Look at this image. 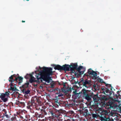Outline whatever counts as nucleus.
<instances>
[{
  "mask_svg": "<svg viewBox=\"0 0 121 121\" xmlns=\"http://www.w3.org/2000/svg\"><path fill=\"white\" fill-rule=\"evenodd\" d=\"M39 69H43V70L35 75L37 79V83H39L40 82H42L43 80L48 83H49L50 80H51L49 76L52 75L53 73L52 69L51 68L44 67L42 68L39 67Z\"/></svg>",
  "mask_w": 121,
  "mask_h": 121,
  "instance_id": "obj_1",
  "label": "nucleus"
},
{
  "mask_svg": "<svg viewBox=\"0 0 121 121\" xmlns=\"http://www.w3.org/2000/svg\"><path fill=\"white\" fill-rule=\"evenodd\" d=\"M105 86L107 87H105L104 88H101L103 93L107 96H112V95L114 94L113 89L115 90L114 89L111 84H106Z\"/></svg>",
  "mask_w": 121,
  "mask_h": 121,
  "instance_id": "obj_2",
  "label": "nucleus"
},
{
  "mask_svg": "<svg viewBox=\"0 0 121 121\" xmlns=\"http://www.w3.org/2000/svg\"><path fill=\"white\" fill-rule=\"evenodd\" d=\"M39 100V97L37 96L32 97L31 101H29L27 103V108L29 109H32L35 107L36 104L37 102H38Z\"/></svg>",
  "mask_w": 121,
  "mask_h": 121,
  "instance_id": "obj_3",
  "label": "nucleus"
},
{
  "mask_svg": "<svg viewBox=\"0 0 121 121\" xmlns=\"http://www.w3.org/2000/svg\"><path fill=\"white\" fill-rule=\"evenodd\" d=\"M96 114L93 113H92L91 115L92 117L94 118H97L99 117L100 120H101V118L102 117H106V116L108 114V113L107 110L101 111L100 110L99 111L95 112Z\"/></svg>",
  "mask_w": 121,
  "mask_h": 121,
  "instance_id": "obj_4",
  "label": "nucleus"
},
{
  "mask_svg": "<svg viewBox=\"0 0 121 121\" xmlns=\"http://www.w3.org/2000/svg\"><path fill=\"white\" fill-rule=\"evenodd\" d=\"M17 75L15 74H13V75H11L9 78V82H11L9 84L10 86V90L13 91H17V89L16 88V85L15 83H13V82H15V79L14 78H16V76Z\"/></svg>",
  "mask_w": 121,
  "mask_h": 121,
  "instance_id": "obj_5",
  "label": "nucleus"
},
{
  "mask_svg": "<svg viewBox=\"0 0 121 121\" xmlns=\"http://www.w3.org/2000/svg\"><path fill=\"white\" fill-rule=\"evenodd\" d=\"M91 81L90 80H88L87 79L84 80L83 78L81 79L80 81L78 83V84L79 86L82 85L86 88H88L91 84Z\"/></svg>",
  "mask_w": 121,
  "mask_h": 121,
  "instance_id": "obj_6",
  "label": "nucleus"
},
{
  "mask_svg": "<svg viewBox=\"0 0 121 121\" xmlns=\"http://www.w3.org/2000/svg\"><path fill=\"white\" fill-rule=\"evenodd\" d=\"M36 110L40 111V114H39L37 112L35 113L34 116L37 118H42L44 117L45 115H46L47 113L44 109H41L38 107L36 108Z\"/></svg>",
  "mask_w": 121,
  "mask_h": 121,
  "instance_id": "obj_7",
  "label": "nucleus"
},
{
  "mask_svg": "<svg viewBox=\"0 0 121 121\" xmlns=\"http://www.w3.org/2000/svg\"><path fill=\"white\" fill-rule=\"evenodd\" d=\"M87 72L90 75V77L93 79H95L96 78L97 73L96 72L92 70L91 69L88 70Z\"/></svg>",
  "mask_w": 121,
  "mask_h": 121,
  "instance_id": "obj_8",
  "label": "nucleus"
},
{
  "mask_svg": "<svg viewBox=\"0 0 121 121\" xmlns=\"http://www.w3.org/2000/svg\"><path fill=\"white\" fill-rule=\"evenodd\" d=\"M89 105H90V110L91 111H93L96 112L101 110V109L99 108L98 106L95 105H91V102L90 103Z\"/></svg>",
  "mask_w": 121,
  "mask_h": 121,
  "instance_id": "obj_9",
  "label": "nucleus"
},
{
  "mask_svg": "<svg viewBox=\"0 0 121 121\" xmlns=\"http://www.w3.org/2000/svg\"><path fill=\"white\" fill-rule=\"evenodd\" d=\"M25 78L26 79L30 78V83H32L33 82H37V80H35V78L31 74H27Z\"/></svg>",
  "mask_w": 121,
  "mask_h": 121,
  "instance_id": "obj_10",
  "label": "nucleus"
},
{
  "mask_svg": "<svg viewBox=\"0 0 121 121\" xmlns=\"http://www.w3.org/2000/svg\"><path fill=\"white\" fill-rule=\"evenodd\" d=\"M69 113L71 114V115H70L67 117V120H65L67 121H74L75 120L73 119V116L74 115V112L73 111H70Z\"/></svg>",
  "mask_w": 121,
  "mask_h": 121,
  "instance_id": "obj_11",
  "label": "nucleus"
},
{
  "mask_svg": "<svg viewBox=\"0 0 121 121\" xmlns=\"http://www.w3.org/2000/svg\"><path fill=\"white\" fill-rule=\"evenodd\" d=\"M71 67L70 71L74 73L75 72V70H76L78 67V65L77 63H71L70 65Z\"/></svg>",
  "mask_w": 121,
  "mask_h": 121,
  "instance_id": "obj_12",
  "label": "nucleus"
},
{
  "mask_svg": "<svg viewBox=\"0 0 121 121\" xmlns=\"http://www.w3.org/2000/svg\"><path fill=\"white\" fill-rule=\"evenodd\" d=\"M63 70L65 71H70V65H68L65 64L63 65Z\"/></svg>",
  "mask_w": 121,
  "mask_h": 121,
  "instance_id": "obj_13",
  "label": "nucleus"
},
{
  "mask_svg": "<svg viewBox=\"0 0 121 121\" xmlns=\"http://www.w3.org/2000/svg\"><path fill=\"white\" fill-rule=\"evenodd\" d=\"M52 66L54 67V68L55 70H63V66H61L59 65L53 64Z\"/></svg>",
  "mask_w": 121,
  "mask_h": 121,
  "instance_id": "obj_14",
  "label": "nucleus"
},
{
  "mask_svg": "<svg viewBox=\"0 0 121 121\" xmlns=\"http://www.w3.org/2000/svg\"><path fill=\"white\" fill-rule=\"evenodd\" d=\"M23 79V78L21 77V76L20 77L19 76V77L16 78H15V82H17V80H18L19 82H18V84L19 85L21 83H22V82Z\"/></svg>",
  "mask_w": 121,
  "mask_h": 121,
  "instance_id": "obj_15",
  "label": "nucleus"
},
{
  "mask_svg": "<svg viewBox=\"0 0 121 121\" xmlns=\"http://www.w3.org/2000/svg\"><path fill=\"white\" fill-rule=\"evenodd\" d=\"M108 117H107L106 116V117H102L101 119V121H114V120L113 119L108 118Z\"/></svg>",
  "mask_w": 121,
  "mask_h": 121,
  "instance_id": "obj_16",
  "label": "nucleus"
},
{
  "mask_svg": "<svg viewBox=\"0 0 121 121\" xmlns=\"http://www.w3.org/2000/svg\"><path fill=\"white\" fill-rule=\"evenodd\" d=\"M88 90H86L85 88H84L80 92L81 94H83V96L84 97L89 94L88 93Z\"/></svg>",
  "mask_w": 121,
  "mask_h": 121,
  "instance_id": "obj_17",
  "label": "nucleus"
},
{
  "mask_svg": "<svg viewBox=\"0 0 121 121\" xmlns=\"http://www.w3.org/2000/svg\"><path fill=\"white\" fill-rule=\"evenodd\" d=\"M62 90L63 92L66 93L69 91L70 92L71 91V89L69 87L63 88H62Z\"/></svg>",
  "mask_w": 121,
  "mask_h": 121,
  "instance_id": "obj_18",
  "label": "nucleus"
},
{
  "mask_svg": "<svg viewBox=\"0 0 121 121\" xmlns=\"http://www.w3.org/2000/svg\"><path fill=\"white\" fill-rule=\"evenodd\" d=\"M91 95H90L88 94L87 95L85 96L84 97L85 99L87 100L88 101H92L91 98Z\"/></svg>",
  "mask_w": 121,
  "mask_h": 121,
  "instance_id": "obj_19",
  "label": "nucleus"
},
{
  "mask_svg": "<svg viewBox=\"0 0 121 121\" xmlns=\"http://www.w3.org/2000/svg\"><path fill=\"white\" fill-rule=\"evenodd\" d=\"M85 71V70L84 69L83 71H82L81 72H75V75L78 78L79 77H80L81 75Z\"/></svg>",
  "mask_w": 121,
  "mask_h": 121,
  "instance_id": "obj_20",
  "label": "nucleus"
},
{
  "mask_svg": "<svg viewBox=\"0 0 121 121\" xmlns=\"http://www.w3.org/2000/svg\"><path fill=\"white\" fill-rule=\"evenodd\" d=\"M108 113V114L107 115V117H108L109 118L108 115H110L112 116L113 117H114L116 115V114L115 113V112L114 110L111 111V113H109V112L107 111Z\"/></svg>",
  "mask_w": 121,
  "mask_h": 121,
  "instance_id": "obj_21",
  "label": "nucleus"
},
{
  "mask_svg": "<svg viewBox=\"0 0 121 121\" xmlns=\"http://www.w3.org/2000/svg\"><path fill=\"white\" fill-rule=\"evenodd\" d=\"M67 102H65L63 101H60V106L61 107H66V104Z\"/></svg>",
  "mask_w": 121,
  "mask_h": 121,
  "instance_id": "obj_22",
  "label": "nucleus"
},
{
  "mask_svg": "<svg viewBox=\"0 0 121 121\" xmlns=\"http://www.w3.org/2000/svg\"><path fill=\"white\" fill-rule=\"evenodd\" d=\"M88 110L87 109H86L82 110V113L83 116H86L88 114Z\"/></svg>",
  "mask_w": 121,
  "mask_h": 121,
  "instance_id": "obj_23",
  "label": "nucleus"
},
{
  "mask_svg": "<svg viewBox=\"0 0 121 121\" xmlns=\"http://www.w3.org/2000/svg\"><path fill=\"white\" fill-rule=\"evenodd\" d=\"M91 98H92L93 99V100L94 102H97V96L95 95H91Z\"/></svg>",
  "mask_w": 121,
  "mask_h": 121,
  "instance_id": "obj_24",
  "label": "nucleus"
},
{
  "mask_svg": "<svg viewBox=\"0 0 121 121\" xmlns=\"http://www.w3.org/2000/svg\"><path fill=\"white\" fill-rule=\"evenodd\" d=\"M29 85V82H27L25 83L24 85L22 86V87L23 88V89H25L28 87Z\"/></svg>",
  "mask_w": 121,
  "mask_h": 121,
  "instance_id": "obj_25",
  "label": "nucleus"
},
{
  "mask_svg": "<svg viewBox=\"0 0 121 121\" xmlns=\"http://www.w3.org/2000/svg\"><path fill=\"white\" fill-rule=\"evenodd\" d=\"M82 69H83V70H84V69L85 70V69L83 68V67L82 66H80L78 67L77 68L76 70H77L78 72H81V71H80Z\"/></svg>",
  "mask_w": 121,
  "mask_h": 121,
  "instance_id": "obj_26",
  "label": "nucleus"
},
{
  "mask_svg": "<svg viewBox=\"0 0 121 121\" xmlns=\"http://www.w3.org/2000/svg\"><path fill=\"white\" fill-rule=\"evenodd\" d=\"M56 117H57V119L60 121H62L63 119L62 116L60 114H59L58 115H57Z\"/></svg>",
  "mask_w": 121,
  "mask_h": 121,
  "instance_id": "obj_27",
  "label": "nucleus"
},
{
  "mask_svg": "<svg viewBox=\"0 0 121 121\" xmlns=\"http://www.w3.org/2000/svg\"><path fill=\"white\" fill-rule=\"evenodd\" d=\"M16 116H17V115L14 114L13 115L11 119V121H14L16 120H17L16 119Z\"/></svg>",
  "mask_w": 121,
  "mask_h": 121,
  "instance_id": "obj_28",
  "label": "nucleus"
},
{
  "mask_svg": "<svg viewBox=\"0 0 121 121\" xmlns=\"http://www.w3.org/2000/svg\"><path fill=\"white\" fill-rule=\"evenodd\" d=\"M106 103L105 101H101L100 103V104L101 107H104L105 108Z\"/></svg>",
  "mask_w": 121,
  "mask_h": 121,
  "instance_id": "obj_29",
  "label": "nucleus"
},
{
  "mask_svg": "<svg viewBox=\"0 0 121 121\" xmlns=\"http://www.w3.org/2000/svg\"><path fill=\"white\" fill-rule=\"evenodd\" d=\"M30 91L29 90L26 91L25 89H23L22 91V92H23V93L26 95L29 94Z\"/></svg>",
  "mask_w": 121,
  "mask_h": 121,
  "instance_id": "obj_30",
  "label": "nucleus"
},
{
  "mask_svg": "<svg viewBox=\"0 0 121 121\" xmlns=\"http://www.w3.org/2000/svg\"><path fill=\"white\" fill-rule=\"evenodd\" d=\"M101 98L102 100L105 101L107 100L108 99V98H107V97L105 96H103L101 97Z\"/></svg>",
  "mask_w": 121,
  "mask_h": 121,
  "instance_id": "obj_31",
  "label": "nucleus"
},
{
  "mask_svg": "<svg viewBox=\"0 0 121 121\" xmlns=\"http://www.w3.org/2000/svg\"><path fill=\"white\" fill-rule=\"evenodd\" d=\"M77 80L76 81L75 79L74 80H71V82H72V83L73 84H77V83L78 84V83L79 82H78V80L77 79H76Z\"/></svg>",
  "mask_w": 121,
  "mask_h": 121,
  "instance_id": "obj_32",
  "label": "nucleus"
},
{
  "mask_svg": "<svg viewBox=\"0 0 121 121\" xmlns=\"http://www.w3.org/2000/svg\"><path fill=\"white\" fill-rule=\"evenodd\" d=\"M55 103H56V104L57 106H58L59 105L60 106V101H59L58 100L56 99L55 101Z\"/></svg>",
  "mask_w": 121,
  "mask_h": 121,
  "instance_id": "obj_33",
  "label": "nucleus"
},
{
  "mask_svg": "<svg viewBox=\"0 0 121 121\" xmlns=\"http://www.w3.org/2000/svg\"><path fill=\"white\" fill-rule=\"evenodd\" d=\"M5 97H6V96L3 93L0 96V98L1 99L2 98H4Z\"/></svg>",
  "mask_w": 121,
  "mask_h": 121,
  "instance_id": "obj_34",
  "label": "nucleus"
},
{
  "mask_svg": "<svg viewBox=\"0 0 121 121\" xmlns=\"http://www.w3.org/2000/svg\"><path fill=\"white\" fill-rule=\"evenodd\" d=\"M9 93H10V92L9 91H7L5 92L4 94L6 97H8L9 96Z\"/></svg>",
  "mask_w": 121,
  "mask_h": 121,
  "instance_id": "obj_35",
  "label": "nucleus"
},
{
  "mask_svg": "<svg viewBox=\"0 0 121 121\" xmlns=\"http://www.w3.org/2000/svg\"><path fill=\"white\" fill-rule=\"evenodd\" d=\"M20 106L24 107L25 106V104L23 102H19Z\"/></svg>",
  "mask_w": 121,
  "mask_h": 121,
  "instance_id": "obj_36",
  "label": "nucleus"
},
{
  "mask_svg": "<svg viewBox=\"0 0 121 121\" xmlns=\"http://www.w3.org/2000/svg\"><path fill=\"white\" fill-rule=\"evenodd\" d=\"M67 103L68 104H66V107H72L73 105V104H68V102Z\"/></svg>",
  "mask_w": 121,
  "mask_h": 121,
  "instance_id": "obj_37",
  "label": "nucleus"
},
{
  "mask_svg": "<svg viewBox=\"0 0 121 121\" xmlns=\"http://www.w3.org/2000/svg\"><path fill=\"white\" fill-rule=\"evenodd\" d=\"M1 100H2L4 102H5L7 101L8 99L6 98H2Z\"/></svg>",
  "mask_w": 121,
  "mask_h": 121,
  "instance_id": "obj_38",
  "label": "nucleus"
},
{
  "mask_svg": "<svg viewBox=\"0 0 121 121\" xmlns=\"http://www.w3.org/2000/svg\"><path fill=\"white\" fill-rule=\"evenodd\" d=\"M3 113V115H4V114H7V112L6 110L5 109H3L2 110Z\"/></svg>",
  "mask_w": 121,
  "mask_h": 121,
  "instance_id": "obj_39",
  "label": "nucleus"
},
{
  "mask_svg": "<svg viewBox=\"0 0 121 121\" xmlns=\"http://www.w3.org/2000/svg\"><path fill=\"white\" fill-rule=\"evenodd\" d=\"M99 82L102 83H104V82L103 81V80L101 78H99Z\"/></svg>",
  "mask_w": 121,
  "mask_h": 121,
  "instance_id": "obj_40",
  "label": "nucleus"
},
{
  "mask_svg": "<svg viewBox=\"0 0 121 121\" xmlns=\"http://www.w3.org/2000/svg\"><path fill=\"white\" fill-rule=\"evenodd\" d=\"M15 103L16 105H18L19 106H20L19 101H17Z\"/></svg>",
  "mask_w": 121,
  "mask_h": 121,
  "instance_id": "obj_41",
  "label": "nucleus"
},
{
  "mask_svg": "<svg viewBox=\"0 0 121 121\" xmlns=\"http://www.w3.org/2000/svg\"><path fill=\"white\" fill-rule=\"evenodd\" d=\"M84 75L86 76H90V75H89V74L88 72L84 74Z\"/></svg>",
  "mask_w": 121,
  "mask_h": 121,
  "instance_id": "obj_42",
  "label": "nucleus"
},
{
  "mask_svg": "<svg viewBox=\"0 0 121 121\" xmlns=\"http://www.w3.org/2000/svg\"><path fill=\"white\" fill-rule=\"evenodd\" d=\"M72 80H74V79H77V78H76L75 77H72Z\"/></svg>",
  "mask_w": 121,
  "mask_h": 121,
  "instance_id": "obj_43",
  "label": "nucleus"
},
{
  "mask_svg": "<svg viewBox=\"0 0 121 121\" xmlns=\"http://www.w3.org/2000/svg\"><path fill=\"white\" fill-rule=\"evenodd\" d=\"M4 116H5L7 118H9V116L7 114H4Z\"/></svg>",
  "mask_w": 121,
  "mask_h": 121,
  "instance_id": "obj_44",
  "label": "nucleus"
},
{
  "mask_svg": "<svg viewBox=\"0 0 121 121\" xmlns=\"http://www.w3.org/2000/svg\"><path fill=\"white\" fill-rule=\"evenodd\" d=\"M63 95V94H59L58 95V96L59 97H60V96H62Z\"/></svg>",
  "mask_w": 121,
  "mask_h": 121,
  "instance_id": "obj_45",
  "label": "nucleus"
},
{
  "mask_svg": "<svg viewBox=\"0 0 121 121\" xmlns=\"http://www.w3.org/2000/svg\"><path fill=\"white\" fill-rule=\"evenodd\" d=\"M54 85L53 84H52L51 85V87L54 88Z\"/></svg>",
  "mask_w": 121,
  "mask_h": 121,
  "instance_id": "obj_46",
  "label": "nucleus"
},
{
  "mask_svg": "<svg viewBox=\"0 0 121 121\" xmlns=\"http://www.w3.org/2000/svg\"><path fill=\"white\" fill-rule=\"evenodd\" d=\"M45 120V119H42V120L40 119H39L38 120L39 121H44Z\"/></svg>",
  "mask_w": 121,
  "mask_h": 121,
  "instance_id": "obj_47",
  "label": "nucleus"
},
{
  "mask_svg": "<svg viewBox=\"0 0 121 121\" xmlns=\"http://www.w3.org/2000/svg\"><path fill=\"white\" fill-rule=\"evenodd\" d=\"M49 119H48L47 118H45V120L44 121H49Z\"/></svg>",
  "mask_w": 121,
  "mask_h": 121,
  "instance_id": "obj_48",
  "label": "nucleus"
},
{
  "mask_svg": "<svg viewBox=\"0 0 121 121\" xmlns=\"http://www.w3.org/2000/svg\"><path fill=\"white\" fill-rule=\"evenodd\" d=\"M51 114L53 116H54V113L53 112H52V111L51 112Z\"/></svg>",
  "mask_w": 121,
  "mask_h": 121,
  "instance_id": "obj_49",
  "label": "nucleus"
},
{
  "mask_svg": "<svg viewBox=\"0 0 121 121\" xmlns=\"http://www.w3.org/2000/svg\"><path fill=\"white\" fill-rule=\"evenodd\" d=\"M20 118H21L22 119H23V117L22 116H20Z\"/></svg>",
  "mask_w": 121,
  "mask_h": 121,
  "instance_id": "obj_50",
  "label": "nucleus"
},
{
  "mask_svg": "<svg viewBox=\"0 0 121 121\" xmlns=\"http://www.w3.org/2000/svg\"><path fill=\"white\" fill-rule=\"evenodd\" d=\"M22 22H25V21L22 20Z\"/></svg>",
  "mask_w": 121,
  "mask_h": 121,
  "instance_id": "obj_51",
  "label": "nucleus"
},
{
  "mask_svg": "<svg viewBox=\"0 0 121 121\" xmlns=\"http://www.w3.org/2000/svg\"><path fill=\"white\" fill-rule=\"evenodd\" d=\"M117 94H119V91H117Z\"/></svg>",
  "mask_w": 121,
  "mask_h": 121,
  "instance_id": "obj_52",
  "label": "nucleus"
},
{
  "mask_svg": "<svg viewBox=\"0 0 121 121\" xmlns=\"http://www.w3.org/2000/svg\"><path fill=\"white\" fill-rule=\"evenodd\" d=\"M17 76H19V75L18 74H17Z\"/></svg>",
  "mask_w": 121,
  "mask_h": 121,
  "instance_id": "obj_53",
  "label": "nucleus"
},
{
  "mask_svg": "<svg viewBox=\"0 0 121 121\" xmlns=\"http://www.w3.org/2000/svg\"><path fill=\"white\" fill-rule=\"evenodd\" d=\"M59 84L60 85H61V84H60V83H59Z\"/></svg>",
  "mask_w": 121,
  "mask_h": 121,
  "instance_id": "obj_54",
  "label": "nucleus"
},
{
  "mask_svg": "<svg viewBox=\"0 0 121 121\" xmlns=\"http://www.w3.org/2000/svg\"><path fill=\"white\" fill-rule=\"evenodd\" d=\"M4 116H2V117H3V118H4Z\"/></svg>",
  "mask_w": 121,
  "mask_h": 121,
  "instance_id": "obj_55",
  "label": "nucleus"
},
{
  "mask_svg": "<svg viewBox=\"0 0 121 121\" xmlns=\"http://www.w3.org/2000/svg\"><path fill=\"white\" fill-rule=\"evenodd\" d=\"M29 0H26V1H29Z\"/></svg>",
  "mask_w": 121,
  "mask_h": 121,
  "instance_id": "obj_56",
  "label": "nucleus"
},
{
  "mask_svg": "<svg viewBox=\"0 0 121 121\" xmlns=\"http://www.w3.org/2000/svg\"><path fill=\"white\" fill-rule=\"evenodd\" d=\"M49 121H51V120H50V119H49Z\"/></svg>",
  "mask_w": 121,
  "mask_h": 121,
  "instance_id": "obj_57",
  "label": "nucleus"
},
{
  "mask_svg": "<svg viewBox=\"0 0 121 121\" xmlns=\"http://www.w3.org/2000/svg\"><path fill=\"white\" fill-rule=\"evenodd\" d=\"M64 86H65V85H64Z\"/></svg>",
  "mask_w": 121,
  "mask_h": 121,
  "instance_id": "obj_58",
  "label": "nucleus"
},
{
  "mask_svg": "<svg viewBox=\"0 0 121 121\" xmlns=\"http://www.w3.org/2000/svg\"><path fill=\"white\" fill-rule=\"evenodd\" d=\"M75 80L76 81L77 80V79H75Z\"/></svg>",
  "mask_w": 121,
  "mask_h": 121,
  "instance_id": "obj_59",
  "label": "nucleus"
},
{
  "mask_svg": "<svg viewBox=\"0 0 121 121\" xmlns=\"http://www.w3.org/2000/svg\"><path fill=\"white\" fill-rule=\"evenodd\" d=\"M64 121H66V120H65Z\"/></svg>",
  "mask_w": 121,
  "mask_h": 121,
  "instance_id": "obj_60",
  "label": "nucleus"
},
{
  "mask_svg": "<svg viewBox=\"0 0 121 121\" xmlns=\"http://www.w3.org/2000/svg\"><path fill=\"white\" fill-rule=\"evenodd\" d=\"M112 50H113V48H112Z\"/></svg>",
  "mask_w": 121,
  "mask_h": 121,
  "instance_id": "obj_61",
  "label": "nucleus"
}]
</instances>
